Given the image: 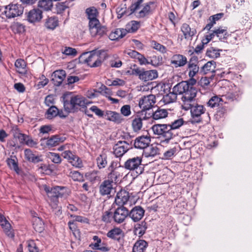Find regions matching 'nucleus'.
<instances>
[{
  "label": "nucleus",
  "instance_id": "nucleus-5",
  "mask_svg": "<svg viewBox=\"0 0 252 252\" xmlns=\"http://www.w3.org/2000/svg\"><path fill=\"white\" fill-rule=\"evenodd\" d=\"M127 73L130 75L138 76L139 79L144 81L152 80L158 77L157 71L156 70H145L143 68H134Z\"/></svg>",
  "mask_w": 252,
  "mask_h": 252
},
{
  "label": "nucleus",
  "instance_id": "nucleus-56",
  "mask_svg": "<svg viewBox=\"0 0 252 252\" xmlns=\"http://www.w3.org/2000/svg\"><path fill=\"white\" fill-rule=\"evenodd\" d=\"M143 1L144 0H133V2L129 8L131 13H134L140 8Z\"/></svg>",
  "mask_w": 252,
  "mask_h": 252
},
{
  "label": "nucleus",
  "instance_id": "nucleus-29",
  "mask_svg": "<svg viewBox=\"0 0 252 252\" xmlns=\"http://www.w3.org/2000/svg\"><path fill=\"white\" fill-rule=\"evenodd\" d=\"M148 245V243L144 240H137L133 247L132 252H145Z\"/></svg>",
  "mask_w": 252,
  "mask_h": 252
},
{
  "label": "nucleus",
  "instance_id": "nucleus-60",
  "mask_svg": "<svg viewBox=\"0 0 252 252\" xmlns=\"http://www.w3.org/2000/svg\"><path fill=\"white\" fill-rule=\"evenodd\" d=\"M90 110L94 112L95 115L100 117H105V112L102 111L96 106L94 105L90 108Z\"/></svg>",
  "mask_w": 252,
  "mask_h": 252
},
{
  "label": "nucleus",
  "instance_id": "nucleus-20",
  "mask_svg": "<svg viewBox=\"0 0 252 252\" xmlns=\"http://www.w3.org/2000/svg\"><path fill=\"white\" fill-rule=\"evenodd\" d=\"M101 54L100 51H93L90 55L86 60V61L92 67H97L100 65L101 61L99 59V56Z\"/></svg>",
  "mask_w": 252,
  "mask_h": 252
},
{
  "label": "nucleus",
  "instance_id": "nucleus-39",
  "mask_svg": "<svg viewBox=\"0 0 252 252\" xmlns=\"http://www.w3.org/2000/svg\"><path fill=\"white\" fill-rule=\"evenodd\" d=\"M214 33L220 40L226 39L228 36L226 27H220L214 30Z\"/></svg>",
  "mask_w": 252,
  "mask_h": 252
},
{
  "label": "nucleus",
  "instance_id": "nucleus-7",
  "mask_svg": "<svg viewBox=\"0 0 252 252\" xmlns=\"http://www.w3.org/2000/svg\"><path fill=\"white\" fill-rule=\"evenodd\" d=\"M24 8L19 4L10 3L4 6V14L8 19L14 18L22 15Z\"/></svg>",
  "mask_w": 252,
  "mask_h": 252
},
{
  "label": "nucleus",
  "instance_id": "nucleus-49",
  "mask_svg": "<svg viewBox=\"0 0 252 252\" xmlns=\"http://www.w3.org/2000/svg\"><path fill=\"white\" fill-rule=\"evenodd\" d=\"M188 69L189 77H193L198 72L199 67L196 64L190 61L188 64Z\"/></svg>",
  "mask_w": 252,
  "mask_h": 252
},
{
  "label": "nucleus",
  "instance_id": "nucleus-30",
  "mask_svg": "<svg viewBox=\"0 0 252 252\" xmlns=\"http://www.w3.org/2000/svg\"><path fill=\"white\" fill-rule=\"evenodd\" d=\"M32 225L35 230L39 233L42 232L44 229V223L41 218L34 216L32 219Z\"/></svg>",
  "mask_w": 252,
  "mask_h": 252
},
{
  "label": "nucleus",
  "instance_id": "nucleus-35",
  "mask_svg": "<svg viewBox=\"0 0 252 252\" xmlns=\"http://www.w3.org/2000/svg\"><path fill=\"white\" fill-rule=\"evenodd\" d=\"M216 62L211 61L208 62L201 68V71L205 74L215 72L216 68Z\"/></svg>",
  "mask_w": 252,
  "mask_h": 252
},
{
  "label": "nucleus",
  "instance_id": "nucleus-55",
  "mask_svg": "<svg viewBox=\"0 0 252 252\" xmlns=\"http://www.w3.org/2000/svg\"><path fill=\"white\" fill-rule=\"evenodd\" d=\"M69 176L70 177L75 181H83V175L79 172L77 171H71L69 174Z\"/></svg>",
  "mask_w": 252,
  "mask_h": 252
},
{
  "label": "nucleus",
  "instance_id": "nucleus-50",
  "mask_svg": "<svg viewBox=\"0 0 252 252\" xmlns=\"http://www.w3.org/2000/svg\"><path fill=\"white\" fill-rule=\"evenodd\" d=\"M99 172L97 171L94 170L92 172H88L86 174V176L88 180L92 183L100 180Z\"/></svg>",
  "mask_w": 252,
  "mask_h": 252
},
{
  "label": "nucleus",
  "instance_id": "nucleus-58",
  "mask_svg": "<svg viewBox=\"0 0 252 252\" xmlns=\"http://www.w3.org/2000/svg\"><path fill=\"white\" fill-rule=\"evenodd\" d=\"M48 157L54 163H60L61 162L62 159L58 154L49 152L48 154Z\"/></svg>",
  "mask_w": 252,
  "mask_h": 252
},
{
  "label": "nucleus",
  "instance_id": "nucleus-44",
  "mask_svg": "<svg viewBox=\"0 0 252 252\" xmlns=\"http://www.w3.org/2000/svg\"><path fill=\"white\" fill-rule=\"evenodd\" d=\"M96 160L97 165L99 169L104 168L107 164V156L104 154L99 155L97 157Z\"/></svg>",
  "mask_w": 252,
  "mask_h": 252
},
{
  "label": "nucleus",
  "instance_id": "nucleus-43",
  "mask_svg": "<svg viewBox=\"0 0 252 252\" xmlns=\"http://www.w3.org/2000/svg\"><path fill=\"white\" fill-rule=\"evenodd\" d=\"M139 23L136 21H131L126 25V29L124 30L127 32H134L139 28Z\"/></svg>",
  "mask_w": 252,
  "mask_h": 252
},
{
  "label": "nucleus",
  "instance_id": "nucleus-9",
  "mask_svg": "<svg viewBox=\"0 0 252 252\" xmlns=\"http://www.w3.org/2000/svg\"><path fill=\"white\" fill-rule=\"evenodd\" d=\"M131 148L128 143L125 141H119L113 148V153L117 158L122 157Z\"/></svg>",
  "mask_w": 252,
  "mask_h": 252
},
{
  "label": "nucleus",
  "instance_id": "nucleus-40",
  "mask_svg": "<svg viewBox=\"0 0 252 252\" xmlns=\"http://www.w3.org/2000/svg\"><path fill=\"white\" fill-rule=\"evenodd\" d=\"M52 1V0H40L37 3L38 7L44 11L51 10L53 6Z\"/></svg>",
  "mask_w": 252,
  "mask_h": 252
},
{
  "label": "nucleus",
  "instance_id": "nucleus-11",
  "mask_svg": "<svg viewBox=\"0 0 252 252\" xmlns=\"http://www.w3.org/2000/svg\"><path fill=\"white\" fill-rule=\"evenodd\" d=\"M181 31L183 33L184 37L187 40H191L193 37L196 34V28L193 25H189L187 23H184L181 27Z\"/></svg>",
  "mask_w": 252,
  "mask_h": 252
},
{
  "label": "nucleus",
  "instance_id": "nucleus-61",
  "mask_svg": "<svg viewBox=\"0 0 252 252\" xmlns=\"http://www.w3.org/2000/svg\"><path fill=\"white\" fill-rule=\"evenodd\" d=\"M100 25L101 24L99 20H94V21H93L92 22H89L90 32H92L93 29H94L95 30L98 29Z\"/></svg>",
  "mask_w": 252,
  "mask_h": 252
},
{
  "label": "nucleus",
  "instance_id": "nucleus-14",
  "mask_svg": "<svg viewBox=\"0 0 252 252\" xmlns=\"http://www.w3.org/2000/svg\"><path fill=\"white\" fill-rule=\"evenodd\" d=\"M151 142V138L148 135H143L137 137L134 142V147L137 149H145Z\"/></svg>",
  "mask_w": 252,
  "mask_h": 252
},
{
  "label": "nucleus",
  "instance_id": "nucleus-28",
  "mask_svg": "<svg viewBox=\"0 0 252 252\" xmlns=\"http://www.w3.org/2000/svg\"><path fill=\"white\" fill-rule=\"evenodd\" d=\"M159 154L158 148L153 145H150L147 148L144 150L143 155L146 158L154 157L156 155Z\"/></svg>",
  "mask_w": 252,
  "mask_h": 252
},
{
  "label": "nucleus",
  "instance_id": "nucleus-13",
  "mask_svg": "<svg viewBox=\"0 0 252 252\" xmlns=\"http://www.w3.org/2000/svg\"><path fill=\"white\" fill-rule=\"evenodd\" d=\"M24 156L26 159L31 162L37 163L43 161L42 155L30 149H26L24 150Z\"/></svg>",
  "mask_w": 252,
  "mask_h": 252
},
{
  "label": "nucleus",
  "instance_id": "nucleus-59",
  "mask_svg": "<svg viewBox=\"0 0 252 252\" xmlns=\"http://www.w3.org/2000/svg\"><path fill=\"white\" fill-rule=\"evenodd\" d=\"M126 4H121L116 9L117 13L118 14V18H121L124 14L126 13Z\"/></svg>",
  "mask_w": 252,
  "mask_h": 252
},
{
  "label": "nucleus",
  "instance_id": "nucleus-6",
  "mask_svg": "<svg viewBox=\"0 0 252 252\" xmlns=\"http://www.w3.org/2000/svg\"><path fill=\"white\" fill-rule=\"evenodd\" d=\"M142 161V158L140 157L129 158L125 161L123 167L126 170L135 171L136 175H138L142 174L144 170Z\"/></svg>",
  "mask_w": 252,
  "mask_h": 252
},
{
  "label": "nucleus",
  "instance_id": "nucleus-27",
  "mask_svg": "<svg viewBox=\"0 0 252 252\" xmlns=\"http://www.w3.org/2000/svg\"><path fill=\"white\" fill-rule=\"evenodd\" d=\"M85 13L89 22L98 20L97 18L99 13L97 9L94 6L87 8L85 10Z\"/></svg>",
  "mask_w": 252,
  "mask_h": 252
},
{
  "label": "nucleus",
  "instance_id": "nucleus-1",
  "mask_svg": "<svg viewBox=\"0 0 252 252\" xmlns=\"http://www.w3.org/2000/svg\"><path fill=\"white\" fill-rule=\"evenodd\" d=\"M196 80L193 77H190L188 81H182L175 85L174 90L178 93H183L181 99L191 100L196 98L197 90L194 87Z\"/></svg>",
  "mask_w": 252,
  "mask_h": 252
},
{
  "label": "nucleus",
  "instance_id": "nucleus-47",
  "mask_svg": "<svg viewBox=\"0 0 252 252\" xmlns=\"http://www.w3.org/2000/svg\"><path fill=\"white\" fill-rule=\"evenodd\" d=\"M143 119L141 118H135L132 122V127L134 132L140 131L143 126Z\"/></svg>",
  "mask_w": 252,
  "mask_h": 252
},
{
  "label": "nucleus",
  "instance_id": "nucleus-2",
  "mask_svg": "<svg viewBox=\"0 0 252 252\" xmlns=\"http://www.w3.org/2000/svg\"><path fill=\"white\" fill-rule=\"evenodd\" d=\"M64 110L67 113H74L77 111L78 107L83 108L91 102L82 95L64 96L63 98Z\"/></svg>",
  "mask_w": 252,
  "mask_h": 252
},
{
  "label": "nucleus",
  "instance_id": "nucleus-17",
  "mask_svg": "<svg viewBox=\"0 0 252 252\" xmlns=\"http://www.w3.org/2000/svg\"><path fill=\"white\" fill-rule=\"evenodd\" d=\"M187 58L186 57L181 54L174 55L171 59L170 63L175 68L183 67L187 63Z\"/></svg>",
  "mask_w": 252,
  "mask_h": 252
},
{
  "label": "nucleus",
  "instance_id": "nucleus-21",
  "mask_svg": "<svg viewBox=\"0 0 252 252\" xmlns=\"http://www.w3.org/2000/svg\"><path fill=\"white\" fill-rule=\"evenodd\" d=\"M129 198L128 192L125 190H121L117 193L115 201L117 205L123 207L127 202Z\"/></svg>",
  "mask_w": 252,
  "mask_h": 252
},
{
  "label": "nucleus",
  "instance_id": "nucleus-33",
  "mask_svg": "<svg viewBox=\"0 0 252 252\" xmlns=\"http://www.w3.org/2000/svg\"><path fill=\"white\" fill-rule=\"evenodd\" d=\"M62 112H60L56 106H52L47 110L46 115L48 119H52L57 115H59L61 117H64L65 116L62 115Z\"/></svg>",
  "mask_w": 252,
  "mask_h": 252
},
{
  "label": "nucleus",
  "instance_id": "nucleus-22",
  "mask_svg": "<svg viewBox=\"0 0 252 252\" xmlns=\"http://www.w3.org/2000/svg\"><path fill=\"white\" fill-rule=\"evenodd\" d=\"M113 189L112 181L110 180L104 181L99 186V192L102 195L110 194Z\"/></svg>",
  "mask_w": 252,
  "mask_h": 252
},
{
  "label": "nucleus",
  "instance_id": "nucleus-57",
  "mask_svg": "<svg viewBox=\"0 0 252 252\" xmlns=\"http://www.w3.org/2000/svg\"><path fill=\"white\" fill-rule=\"evenodd\" d=\"M69 162H70L72 166L76 168H81L83 167L82 160L76 155L74 156Z\"/></svg>",
  "mask_w": 252,
  "mask_h": 252
},
{
  "label": "nucleus",
  "instance_id": "nucleus-19",
  "mask_svg": "<svg viewBox=\"0 0 252 252\" xmlns=\"http://www.w3.org/2000/svg\"><path fill=\"white\" fill-rule=\"evenodd\" d=\"M145 213L144 210L139 206L134 207L130 212L128 216L135 222L140 220L144 216Z\"/></svg>",
  "mask_w": 252,
  "mask_h": 252
},
{
  "label": "nucleus",
  "instance_id": "nucleus-38",
  "mask_svg": "<svg viewBox=\"0 0 252 252\" xmlns=\"http://www.w3.org/2000/svg\"><path fill=\"white\" fill-rule=\"evenodd\" d=\"M123 235V232L122 230L120 228L116 227L110 230L107 233V236L110 238L118 240Z\"/></svg>",
  "mask_w": 252,
  "mask_h": 252
},
{
  "label": "nucleus",
  "instance_id": "nucleus-24",
  "mask_svg": "<svg viewBox=\"0 0 252 252\" xmlns=\"http://www.w3.org/2000/svg\"><path fill=\"white\" fill-rule=\"evenodd\" d=\"M240 95L241 94H240L239 90H237L234 92H228L225 94L222 95L221 97L226 99L227 101H224L223 102L224 103H226L228 102L234 101L235 100L238 101L240 96Z\"/></svg>",
  "mask_w": 252,
  "mask_h": 252
},
{
  "label": "nucleus",
  "instance_id": "nucleus-23",
  "mask_svg": "<svg viewBox=\"0 0 252 252\" xmlns=\"http://www.w3.org/2000/svg\"><path fill=\"white\" fill-rule=\"evenodd\" d=\"M105 119L117 124L121 123L123 119L121 115L115 111L107 110L105 112Z\"/></svg>",
  "mask_w": 252,
  "mask_h": 252
},
{
  "label": "nucleus",
  "instance_id": "nucleus-8",
  "mask_svg": "<svg viewBox=\"0 0 252 252\" xmlns=\"http://www.w3.org/2000/svg\"><path fill=\"white\" fill-rule=\"evenodd\" d=\"M67 195H68V192L66 188L56 186L52 188V191L49 194V198L51 202L57 205L59 197H66Z\"/></svg>",
  "mask_w": 252,
  "mask_h": 252
},
{
  "label": "nucleus",
  "instance_id": "nucleus-16",
  "mask_svg": "<svg viewBox=\"0 0 252 252\" xmlns=\"http://www.w3.org/2000/svg\"><path fill=\"white\" fill-rule=\"evenodd\" d=\"M66 77L65 71L63 70L55 71L52 75L51 81L56 86H60Z\"/></svg>",
  "mask_w": 252,
  "mask_h": 252
},
{
  "label": "nucleus",
  "instance_id": "nucleus-18",
  "mask_svg": "<svg viewBox=\"0 0 252 252\" xmlns=\"http://www.w3.org/2000/svg\"><path fill=\"white\" fill-rule=\"evenodd\" d=\"M42 18V11L38 8H34L28 13L27 19L31 23L39 22Z\"/></svg>",
  "mask_w": 252,
  "mask_h": 252
},
{
  "label": "nucleus",
  "instance_id": "nucleus-26",
  "mask_svg": "<svg viewBox=\"0 0 252 252\" xmlns=\"http://www.w3.org/2000/svg\"><path fill=\"white\" fill-rule=\"evenodd\" d=\"M224 99L221 96L215 95L210 98L207 103V105L208 107L213 108L219 107L220 105H222Z\"/></svg>",
  "mask_w": 252,
  "mask_h": 252
},
{
  "label": "nucleus",
  "instance_id": "nucleus-51",
  "mask_svg": "<svg viewBox=\"0 0 252 252\" xmlns=\"http://www.w3.org/2000/svg\"><path fill=\"white\" fill-rule=\"evenodd\" d=\"M146 222L142 221L140 223L137 224L135 227L136 233L138 234L139 236H142L147 229Z\"/></svg>",
  "mask_w": 252,
  "mask_h": 252
},
{
  "label": "nucleus",
  "instance_id": "nucleus-52",
  "mask_svg": "<svg viewBox=\"0 0 252 252\" xmlns=\"http://www.w3.org/2000/svg\"><path fill=\"white\" fill-rule=\"evenodd\" d=\"M221 50L217 49L214 47H211L207 49L206 52L207 56L213 59H216L220 57V52Z\"/></svg>",
  "mask_w": 252,
  "mask_h": 252
},
{
  "label": "nucleus",
  "instance_id": "nucleus-37",
  "mask_svg": "<svg viewBox=\"0 0 252 252\" xmlns=\"http://www.w3.org/2000/svg\"><path fill=\"white\" fill-rule=\"evenodd\" d=\"M185 123L186 122L184 121L183 118H180L175 120L174 122L171 123V124L168 125L169 126V127H168L169 131H171V132L174 134V137L176 135L174 132L175 130L180 127Z\"/></svg>",
  "mask_w": 252,
  "mask_h": 252
},
{
  "label": "nucleus",
  "instance_id": "nucleus-63",
  "mask_svg": "<svg viewBox=\"0 0 252 252\" xmlns=\"http://www.w3.org/2000/svg\"><path fill=\"white\" fill-rule=\"evenodd\" d=\"M121 113L124 116L127 117L131 114L130 106L129 105H125L121 108Z\"/></svg>",
  "mask_w": 252,
  "mask_h": 252
},
{
  "label": "nucleus",
  "instance_id": "nucleus-32",
  "mask_svg": "<svg viewBox=\"0 0 252 252\" xmlns=\"http://www.w3.org/2000/svg\"><path fill=\"white\" fill-rule=\"evenodd\" d=\"M126 34V31L124 29H117L114 32H112L109 35V38L111 40H118L124 37Z\"/></svg>",
  "mask_w": 252,
  "mask_h": 252
},
{
  "label": "nucleus",
  "instance_id": "nucleus-4",
  "mask_svg": "<svg viewBox=\"0 0 252 252\" xmlns=\"http://www.w3.org/2000/svg\"><path fill=\"white\" fill-rule=\"evenodd\" d=\"M169 126L167 124H156L152 127V130L154 134L162 138L161 144H167L174 137V134L169 131Z\"/></svg>",
  "mask_w": 252,
  "mask_h": 252
},
{
  "label": "nucleus",
  "instance_id": "nucleus-45",
  "mask_svg": "<svg viewBox=\"0 0 252 252\" xmlns=\"http://www.w3.org/2000/svg\"><path fill=\"white\" fill-rule=\"evenodd\" d=\"M72 0H66L64 2H59L56 5V8L58 13H62L66 8L72 5L71 3Z\"/></svg>",
  "mask_w": 252,
  "mask_h": 252
},
{
  "label": "nucleus",
  "instance_id": "nucleus-41",
  "mask_svg": "<svg viewBox=\"0 0 252 252\" xmlns=\"http://www.w3.org/2000/svg\"><path fill=\"white\" fill-rule=\"evenodd\" d=\"M168 115V112L166 109L158 108L153 113L152 117L154 120H158L166 118Z\"/></svg>",
  "mask_w": 252,
  "mask_h": 252
},
{
  "label": "nucleus",
  "instance_id": "nucleus-54",
  "mask_svg": "<svg viewBox=\"0 0 252 252\" xmlns=\"http://www.w3.org/2000/svg\"><path fill=\"white\" fill-rule=\"evenodd\" d=\"M151 46L153 49L162 54L165 53L167 52L166 48L164 46L155 40H153L151 42Z\"/></svg>",
  "mask_w": 252,
  "mask_h": 252
},
{
  "label": "nucleus",
  "instance_id": "nucleus-31",
  "mask_svg": "<svg viewBox=\"0 0 252 252\" xmlns=\"http://www.w3.org/2000/svg\"><path fill=\"white\" fill-rule=\"evenodd\" d=\"M15 66L17 71L22 74H26L27 73V64L23 59H17L15 63Z\"/></svg>",
  "mask_w": 252,
  "mask_h": 252
},
{
  "label": "nucleus",
  "instance_id": "nucleus-36",
  "mask_svg": "<svg viewBox=\"0 0 252 252\" xmlns=\"http://www.w3.org/2000/svg\"><path fill=\"white\" fill-rule=\"evenodd\" d=\"M0 225L3 229V230L6 235L10 238H13L14 234L13 230L11 228V226L10 223L5 219L0 223Z\"/></svg>",
  "mask_w": 252,
  "mask_h": 252
},
{
  "label": "nucleus",
  "instance_id": "nucleus-15",
  "mask_svg": "<svg viewBox=\"0 0 252 252\" xmlns=\"http://www.w3.org/2000/svg\"><path fill=\"white\" fill-rule=\"evenodd\" d=\"M154 4V2L153 1L145 3L141 10L138 13L137 16L138 18H142L152 14L155 10V7L153 6Z\"/></svg>",
  "mask_w": 252,
  "mask_h": 252
},
{
  "label": "nucleus",
  "instance_id": "nucleus-42",
  "mask_svg": "<svg viewBox=\"0 0 252 252\" xmlns=\"http://www.w3.org/2000/svg\"><path fill=\"white\" fill-rule=\"evenodd\" d=\"M58 25V20L55 17H49L46 20L45 26L50 30L55 29Z\"/></svg>",
  "mask_w": 252,
  "mask_h": 252
},
{
  "label": "nucleus",
  "instance_id": "nucleus-3",
  "mask_svg": "<svg viewBox=\"0 0 252 252\" xmlns=\"http://www.w3.org/2000/svg\"><path fill=\"white\" fill-rule=\"evenodd\" d=\"M195 98L189 100L183 99L182 107L185 110L190 109L191 116L194 122L200 123L202 121L201 115L205 113L206 108L202 105L195 103Z\"/></svg>",
  "mask_w": 252,
  "mask_h": 252
},
{
  "label": "nucleus",
  "instance_id": "nucleus-64",
  "mask_svg": "<svg viewBox=\"0 0 252 252\" xmlns=\"http://www.w3.org/2000/svg\"><path fill=\"white\" fill-rule=\"evenodd\" d=\"M113 215L110 212L106 211L102 216V220L105 222H110L111 218H113Z\"/></svg>",
  "mask_w": 252,
  "mask_h": 252
},
{
  "label": "nucleus",
  "instance_id": "nucleus-48",
  "mask_svg": "<svg viewBox=\"0 0 252 252\" xmlns=\"http://www.w3.org/2000/svg\"><path fill=\"white\" fill-rule=\"evenodd\" d=\"M62 142H63V140L62 138L60 137L58 135H54L48 139L47 145L50 147H54Z\"/></svg>",
  "mask_w": 252,
  "mask_h": 252
},
{
  "label": "nucleus",
  "instance_id": "nucleus-12",
  "mask_svg": "<svg viewBox=\"0 0 252 252\" xmlns=\"http://www.w3.org/2000/svg\"><path fill=\"white\" fill-rule=\"evenodd\" d=\"M128 214L129 211L126 207H120L115 211L113 219L116 223H121L124 221Z\"/></svg>",
  "mask_w": 252,
  "mask_h": 252
},
{
  "label": "nucleus",
  "instance_id": "nucleus-62",
  "mask_svg": "<svg viewBox=\"0 0 252 252\" xmlns=\"http://www.w3.org/2000/svg\"><path fill=\"white\" fill-rule=\"evenodd\" d=\"M27 243L29 252H38V249L33 241H29Z\"/></svg>",
  "mask_w": 252,
  "mask_h": 252
},
{
  "label": "nucleus",
  "instance_id": "nucleus-53",
  "mask_svg": "<svg viewBox=\"0 0 252 252\" xmlns=\"http://www.w3.org/2000/svg\"><path fill=\"white\" fill-rule=\"evenodd\" d=\"M6 162L10 168L13 169L17 173H18L19 168L17 158L15 157H14L13 158H8Z\"/></svg>",
  "mask_w": 252,
  "mask_h": 252
},
{
  "label": "nucleus",
  "instance_id": "nucleus-10",
  "mask_svg": "<svg viewBox=\"0 0 252 252\" xmlns=\"http://www.w3.org/2000/svg\"><path fill=\"white\" fill-rule=\"evenodd\" d=\"M156 103V97L153 94H150L142 97L139 101V107L144 110H149Z\"/></svg>",
  "mask_w": 252,
  "mask_h": 252
},
{
  "label": "nucleus",
  "instance_id": "nucleus-46",
  "mask_svg": "<svg viewBox=\"0 0 252 252\" xmlns=\"http://www.w3.org/2000/svg\"><path fill=\"white\" fill-rule=\"evenodd\" d=\"M107 29L106 28L100 25L98 29L95 30L93 29V32H90L92 36L95 37L99 36L100 37L102 36L106 33Z\"/></svg>",
  "mask_w": 252,
  "mask_h": 252
},
{
  "label": "nucleus",
  "instance_id": "nucleus-25",
  "mask_svg": "<svg viewBox=\"0 0 252 252\" xmlns=\"http://www.w3.org/2000/svg\"><path fill=\"white\" fill-rule=\"evenodd\" d=\"M175 86L172 89V92L164 95L162 98L163 102L165 104H169L176 101L178 94H182L183 93H178L174 90Z\"/></svg>",
  "mask_w": 252,
  "mask_h": 252
},
{
  "label": "nucleus",
  "instance_id": "nucleus-34",
  "mask_svg": "<svg viewBox=\"0 0 252 252\" xmlns=\"http://www.w3.org/2000/svg\"><path fill=\"white\" fill-rule=\"evenodd\" d=\"M154 59H156V56H154L151 60L149 61L148 59H146L143 55H142L140 53L138 55V58L137 60L139 63L140 65H146V64H152L154 66H157L159 65L158 63H156L154 62Z\"/></svg>",
  "mask_w": 252,
  "mask_h": 252
}]
</instances>
